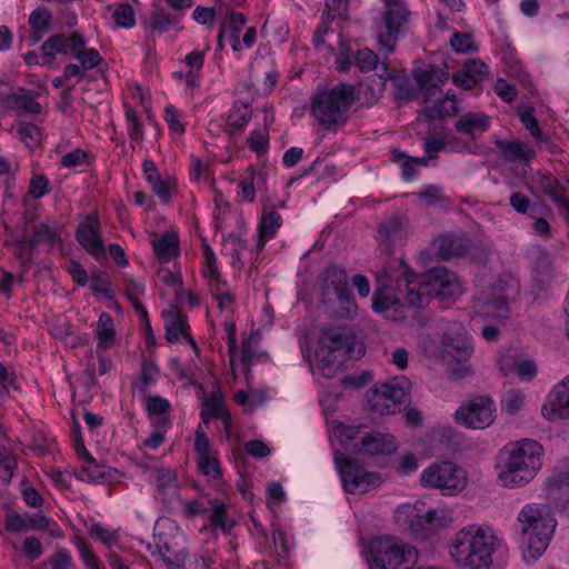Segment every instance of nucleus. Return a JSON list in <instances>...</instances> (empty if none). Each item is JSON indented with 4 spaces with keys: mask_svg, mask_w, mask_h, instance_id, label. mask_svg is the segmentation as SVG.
I'll return each instance as SVG.
<instances>
[{
    "mask_svg": "<svg viewBox=\"0 0 569 569\" xmlns=\"http://www.w3.org/2000/svg\"><path fill=\"white\" fill-rule=\"evenodd\" d=\"M377 280L382 288L377 289L372 296L373 310L393 321L406 318V307L420 308L427 305L432 295L448 300L462 293L455 272L435 268L427 274H416L402 260L389 262L377 274Z\"/></svg>",
    "mask_w": 569,
    "mask_h": 569,
    "instance_id": "obj_1",
    "label": "nucleus"
},
{
    "mask_svg": "<svg viewBox=\"0 0 569 569\" xmlns=\"http://www.w3.org/2000/svg\"><path fill=\"white\" fill-rule=\"evenodd\" d=\"M500 540L488 526L470 525L459 530L449 546L453 562L469 569H489Z\"/></svg>",
    "mask_w": 569,
    "mask_h": 569,
    "instance_id": "obj_2",
    "label": "nucleus"
},
{
    "mask_svg": "<svg viewBox=\"0 0 569 569\" xmlns=\"http://www.w3.org/2000/svg\"><path fill=\"white\" fill-rule=\"evenodd\" d=\"M503 452L507 455L498 479L506 488L523 487L535 479L542 467L543 448L529 438L521 439L508 447Z\"/></svg>",
    "mask_w": 569,
    "mask_h": 569,
    "instance_id": "obj_3",
    "label": "nucleus"
},
{
    "mask_svg": "<svg viewBox=\"0 0 569 569\" xmlns=\"http://www.w3.org/2000/svg\"><path fill=\"white\" fill-rule=\"evenodd\" d=\"M519 547L526 561L537 560L547 549L556 519L543 505H526L518 515Z\"/></svg>",
    "mask_w": 569,
    "mask_h": 569,
    "instance_id": "obj_4",
    "label": "nucleus"
},
{
    "mask_svg": "<svg viewBox=\"0 0 569 569\" xmlns=\"http://www.w3.org/2000/svg\"><path fill=\"white\" fill-rule=\"evenodd\" d=\"M355 101V87L338 83L332 88H318L312 94L310 109L319 123L327 128L341 127L347 122L348 112Z\"/></svg>",
    "mask_w": 569,
    "mask_h": 569,
    "instance_id": "obj_5",
    "label": "nucleus"
},
{
    "mask_svg": "<svg viewBox=\"0 0 569 569\" xmlns=\"http://www.w3.org/2000/svg\"><path fill=\"white\" fill-rule=\"evenodd\" d=\"M357 348L360 356L362 345L355 336L335 328L323 330L316 350V367L322 377L332 378L341 369L342 363L353 357Z\"/></svg>",
    "mask_w": 569,
    "mask_h": 569,
    "instance_id": "obj_6",
    "label": "nucleus"
},
{
    "mask_svg": "<svg viewBox=\"0 0 569 569\" xmlns=\"http://www.w3.org/2000/svg\"><path fill=\"white\" fill-rule=\"evenodd\" d=\"M473 355V346L465 335H443L439 356L445 363L450 366V379L460 380L470 375L473 370L468 363Z\"/></svg>",
    "mask_w": 569,
    "mask_h": 569,
    "instance_id": "obj_7",
    "label": "nucleus"
},
{
    "mask_svg": "<svg viewBox=\"0 0 569 569\" xmlns=\"http://www.w3.org/2000/svg\"><path fill=\"white\" fill-rule=\"evenodd\" d=\"M410 381L406 377L381 383L366 393L368 409L376 415L395 413L409 396Z\"/></svg>",
    "mask_w": 569,
    "mask_h": 569,
    "instance_id": "obj_8",
    "label": "nucleus"
},
{
    "mask_svg": "<svg viewBox=\"0 0 569 569\" xmlns=\"http://www.w3.org/2000/svg\"><path fill=\"white\" fill-rule=\"evenodd\" d=\"M201 393V422L194 431L193 451L198 471L203 476H210L212 470L211 441L209 439V425L213 419V393L206 395L202 388Z\"/></svg>",
    "mask_w": 569,
    "mask_h": 569,
    "instance_id": "obj_9",
    "label": "nucleus"
},
{
    "mask_svg": "<svg viewBox=\"0 0 569 569\" xmlns=\"http://www.w3.org/2000/svg\"><path fill=\"white\" fill-rule=\"evenodd\" d=\"M497 407L489 396H477L463 402L455 412L457 423L473 430H483L496 420Z\"/></svg>",
    "mask_w": 569,
    "mask_h": 569,
    "instance_id": "obj_10",
    "label": "nucleus"
},
{
    "mask_svg": "<svg viewBox=\"0 0 569 569\" xmlns=\"http://www.w3.org/2000/svg\"><path fill=\"white\" fill-rule=\"evenodd\" d=\"M335 461L338 466L343 488L350 493H366L381 483L378 472L368 471L358 460L336 453Z\"/></svg>",
    "mask_w": 569,
    "mask_h": 569,
    "instance_id": "obj_11",
    "label": "nucleus"
},
{
    "mask_svg": "<svg viewBox=\"0 0 569 569\" xmlns=\"http://www.w3.org/2000/svg\"><path fill=\"white\" fill-rule=\"evenodd\" d=\"M425 487L440 489L445 495H456L466 486L465 471L449 461L433 463L426 468L420 476Z\"/></svg>",
    "mask_w": 569,
    "mask_h": 569,
    "instance_id": "obj_12",
    "label": "nucleus"
},
{
    "mask_svg": "<svg viewBox=\"0 0 569 569\" xmlns=\"http://www.w3.org/2000/svg\"><path fill=\"white\" fill-rule=\"evenodd\" d=\"M370 551L375 565L381 569H396L417 556L416 548L391 537L375 540Z\"/></svg>",
    "mask_w": 569,
    "mask_h": 569,
    "instance_id": "obj_13",
    "label": "nucleus"
},
{
    "mask_svg": "<svg viewBox=\"0 0 569 569\" xmlns=\"http://www.w3.org/2000/svg\"><path fill=\"white\" fill-rule=\"evenodd\" d=\"M397 525L413 539L426 540L430 538L428 519L423 503L399 506L395 513Z\"/></svg>",
    "mask_w": 569,
    "mask_h": 569,
    "instance_id": "obj_14",
    "label": "nucleus"
},
{
    "mask_svg": "<svg viewBox=\"0 0 569 569\" xmlns=\"http://www.w3.org/2000/svg\"><path fill=\"white\" fill-rule=\"evenodd\" d=\"M151 481L154 487V498L170 510L177 503H182L180 499V483L178 473L174 469L168 467L156 468L151 475Z\"/></svg>",
    "mask_w": 569,
    "mask_h": 569,
    "instance_id": "obj_15",
    "label": "nucleus"
},
{
    "mask_svg": "<svg viewBox=\"0 0 569 569\" xmlns=\"http://www.w3.org/2000/svg\"><path fill=\"white\" fill-rule=\"evenodd\" d=\"M320 298L323 303L331 301L335 297L341 302H350L347 272L343 268L328 266L319 274Z\"/></svg>",
    "mask_w": 569,
    "mask_h": 569,
    "instance_id": "obj_16",
    "label": "nucleus"
},
{
    "mask_svg": "<svg viewBox=\"0 0 569 569\" xmlns=\"http://www.w3.org/2000/svg\"><path fill=\"white\" fill-rule=\"evenodd\" d=\"M76 239L86 252L92 256L96 260L100 261L106 259V247L100 233V222L96 213H89L78 224Z\"/></svg>",
    "mask_w": 569,
    "mask_h": 569,
    "instance_id": "obj_17",
    "label": "nucleus"
},
{
    "mask_svg": "<svg viewBox=\"0 0 569 569\" xmlns=\"http://www.w3.org/2000/svg\"><path fill=\"white\" fill-rule=\"evenodd\" d=\"M410 11L405 3H399L385 9L382 21L386 28V33L379 36V44L387 52L393 50L395 41L405 26L409 22Z\"/></svg>",
    "mask_w": 569,
    "mask_h": 569,
    "instance_id": "obj_18",
    "label": "nucleus"
},
{
    "mask_svg": "<svg viewBox=\"0 0 569 569\" xmlns=\"http://www.w3.org/2000/svg\"><path fill=\"white\" fill-rule=\"evenodd\" d=\"M541 415L550 420L569 419V376L565 377L548 395Z\"/></svg>",
    "mask_w": 569,
    "mask_h": 569,
    "instance_id": "obj_19",
    "label": "nucleus"
},
{
    "mask_svg": "<svg viewBox=\"0 0 569 569\" xmlns=\"http://www.w3.org/2000/svg\"><path fill=\"white\" fill-rule=\"evenodd\" d=\"M398 448L395 437L389 433L372 431L355 442L353 450L359 455L389 456Z\"/></svg>",
    "mask_w": 569,
    "mask_h": 569,
    "instance_id": "obj_20",
    "label": "nucleus"
},
{
    "mask_svg": "<svg viewBox=\"0 0 569 569\" xmlns=\"http://www.w3.org/2000/svg\"><path fill=\"white\" fill-rule=\"evenodd\" d=\"M381 73L369 77L361 82L358 91H356V100L361 107L370 108L382 97L387 81L392 78L385 63H381Z\"/></svg>",
    "mask_w": 569,
    "mask_h": 569,
    "instance_id": "obj_21",
    "label": "nucleus"
},
{
    "mask_svg": "<svg viewBox=\"0 0 569 569\" xmlns=\"http://www.w3.org/2000/svg\"><path fill=\"white\" fill-rule=\"evenodd\" d=\"M246 24V17L240 12H231L226 17L220 26L218 34V44L223 48L226 43H229L233 51H240L242 49L241 41L239 39L240 32Z\"/></svg>",
    "mask_w": 569,
    "mask_h": 569,
    "instance_id": "obj_22",
    "label": "nucleus"
},
{
    "mask_svg": "<svg viewBox=\"0 0 569 569\" xmlns=\"http://www.w3.org/2000/svg\"><path fill=\"white\" fill-rule=\"evenodd\" d=\"M449 73L443 69L431 67L416 73L419 89L422 91L423 101H431V98L441 96V86L448 80Z\"/></svg>",
    "mask_w": 569,
    "mask_h": 569,
    "instance_id": "obj_23",
    "label": "nucleus"
},
{
    "mask_svg": "<svg viewBox=\"0 0 569 569\" xmlns=\"http://www.w3.org/2000/svg\"><path fill=\"white\" fill-rule=\"evenodd\" d=\"M408 220L401 216L390 217L378 227L380 244L385 246V250L390 252L392 247L403 240L407 230Z\"/></svg>",
    "mask_w": 569,
    "mask_h": 569,
    "instance_id": "obj_24",
    "label": "nucleus"
},
{
    "mask_svg": "<svg viewBox=\"0 0 569 569\" xmlns=\"http://www.w3.org/2000/svg\"><path fill=\"white\" fill-rule=\"evenodd\" d=\"M512 279L508 280L499 279L491 288V292L481 299L483 307L492 308L498 312V317L501 319L508 318V297L513 290L511 282Z\"/></svg>",
    "mask_w": 569,
    "mask_h": 569,
    "instance_id": "obj_25",
    "label": "nucleus"
},
{
    "mask_svg": "<svg viewBox=\"0 0 569 569\" xmlns=\"http://www.w3.org/2000/svg\"><path fill=\"white\" fill-rule=\"evenodd\" d=\"M437 254L442 259L462 257L469 251L470 241L466 237L445 234L432 242Z\"/></svg>",
    "mask_w": 569,
    "mask_h": 569,
    "instance_id": "obj_26",
    "label": "nucleus"
},
{
    "mask_svg": "<svg viewBox=\"0 0 569 569\" xmlns=\"http://www.w3.org/2000/svg\"><path fill=\"white\" fill-rule=\"evenodd\" d=\"M30 33L27 38L30 47L40 42L50 31L52 26V13L46 7H39L33 10L28 20Z\"/></svg>",
    "mask_w": 569,
    "mask_h": 569,
    "instance_id": "obj_27",
    "label": "nucleus"
},
{
    "mask_svg": "<svg viewBox=\"0 0 569 569\" xmlns=\"http://www.w3.org/2000/svg\"><path fill=\"white\" fill-rule=\"evenodd\" d=\"M2 102L6 108L18 110L20 113L38 114L41 112V104L36 100V94L24 88L8 93Z\"/></svg>",
    "mask_w": 569,
    "mask_h": 569,
    "instance_id": "obj_28",
    "label": "nucleus"
},
{
    "mask_svg": "<svg viewBox=\"0 0 569 569\" xmlns=\"http://www.w3.org/2000/svg\"><path fill=\"white\" fill-rule=\"evenodd\" d=\"M166 323V338L169 342L178 341L180 336H184L196 349V342L187 332L188 325L181 316L177 306L171 305L169 309L162 311Z\"/></svg>",
    "mask_w": 569,
    "mask_h": 569,
    "instance_id": "obj_29",
    "label": "nucleus"
},
{
    "mask_svg": "<svg viewBox=\"0 0 569 569\" xmlns=\"http://www.w3.org/2000/svg\"><path fill=\"white\" fill-rule=\"evenodd\" d=\"M183 506V516L187 519L194 518L197 516H206L208 520L207 527L213 530V498H211L209 492H203L200 490V495L198 498L179 503Z\"/></svg>",
    "mask_w": 569,
    "mask_h": 569,
    "instance_id": "obj_30",
    "label": "nucleus"
},
{
    "mask_svg": "<svg viewBox=\"0 0 569 569\" xmlns=\"http://www.w3.org/2000/svg\"><path fill=\"white\" fill-rule=\"evenodd\" d=\"M458 106L455 97L449 94L441 98L433 97L431 101H423L422 113L428 120L443 119L457 114Z\"/></svg>",
    "mask_w": 569,
    "mask_h": 569,
    "instance_id": "obj_31",
    "label": "nucleus"
},
{
    "mask_svg": "<svg viewBox=\"0 0 569 569\" xmlns=\"http://www.w3.org/2000/svg\"><path fill=\"white\" fill-rule=\"evenodd\" d=\"M282 218L276 211L273 206L263 207L261 219L258 227L259 240L257 247L262 250L266 242L272 239L281 227Z\"/></svg>",
    "mask_w": 569,
    "mask_h": 569,
    "instance_id": "obj_32",
    "label": "nucleus"
},
{
    "mask_svg": "<svg viewBox=\"0 0 569 569\" xmlns=\"http://www.w3.org/2000/svg\"><path fill=\"white\" fill-rule=\"evenodd\" d=\"M489 117L482 112H467L459 117L455 123L458 132L476 138L489 129Z\"/></svg>",
    "mask_w": 569,
    "mask_h": 569,
    "instance_id": "obj_33",
    "label": "nucleus"
},
{
    "mask_svg": "<svg viewBox=\"0 0 569 569\" xmlns=\"http://www.w3.org/2000/svg\"><path fill=\"white\" fill-rule=\"evenodd\" d=\"M151 243L153 252L161 263H168L179 254V239L174 232L167 231Z\"/></svg>",
    "mask_w": 569,
    "mask_h": 569,
    "instance_id": "obj_34",
    "label": "nucleus"
},
{
    "mask_svg": "<svg viewBox=\"0 0 569 569\" xmlns=\"http://www.w3.org/2000/svg\"><path fill=\"white\" fill-rule=\"evenodd\" d=\"M158 276L163 284L173 288L178 303H183L184 299H187L191 306H197L199 303L198 299L191 292L183 290V283L179 271L176 272L168 268H161L158 271Z\"/></svg>",
    "mask_w": 569,
    "mask_h": 569,
    "instance_id": "obj_35",
    "label": "nucleus"
},
{
    "mask_svg": "<svg viewBox=\"0 0 569 569\" xmlns=\"http://www.w3.org/2000/svg\"><path fill=\"white\" fill-rule=\"evenodd\" d=\"M536 182L558 207L565 210L569 207V198L562 194L563 187L550 173L538 172Z\"/></svg>",
    "mask_w": 569,
    "mask_h": 569,
    "instance_id": "obj_36",
    "label": "nucleus"
},
{
    "mask_svg": "<svg viewBox=\"0 0 569 569\" xmlns=\"http://www.w3.org/2000/svg\"><path fill=\"white\" fill-rule=\"evenodd\" d=\"M209 50L210 46H207L204 50H193L181 60V62L189 67V71L186 72V83L188 87L194 88L199 84L206 52Z\"/></svg>",
    "mask_w": 569,
    "mask_h": 569,
    "instance_id": "obj_37",
    "label": "nucleus"
},
{
    "mask_svg": "<svg viewBox=\"0 0 569 569\" xmlns=\"http://www.w3.org/2000/svg\"><path fill=\"white\" fill-rule=\"evenodd\" d=\"M57 242H60L58 229L52 228L48 222H41L33 227V233L29 240L31 247H38L40 244L52 246Z\"/></svg>",
    "mask_w": 569,
    "mask_h": 569,
    "instance_id": "obj_38",
    "label": "nucleus"
},
{
    "mask_svg": "<svg viewBox=\"0 0 569 569\" xmlns=\"http://www.w3.org/2000/svg\"><path fill=\"white\" fill-rule=\"evenodd\" d=\"M94 332L99 341V347L103 349L109 348L116 337L113 320L109 313L102 312L100 315Z\"/></svg>",
    "mask_w": 569,
    "mask_h": 569,
    "instance_id": "obj_39",
    "label": "nucleus"
},
{
    "mask_svg": "<svg viewBox=\"0 0 569 569\" xmlns=\"http://www.w3.org/2000/svg\"><path fill=\"white\" fill-rule=\"evenodd\" d=\"M497 146L503 158L509 162L528 160L532 157V151L526 150L519 141L499 140L497 141Z\"/></svg>",
    "mask_w": 569,
    "mask_h": 569,
    "instance_id": "obj_40",
    "label": "nucleus"
},
{
    "mask_svg": "<svg viewBox=\"0 0 569 569\" xmlns=\"http://www.w3.org/2000/svg\"><path fill=\"white\" fill-rule=\"evenodd\" d=\"M426 515L430 537L452 522V512L445 507L426 510Z\"/></svg>",
    "mask_w": 569,
    "mask_h": 569,
    "instance_id": "obj_41",
    "label": "nucleus"
},
{
    "mask_svg": "<svg viewBox=\"0 0 569 569\" xmlns=\"http://www.w3.org/2000/svg\"><path fill=\"white\" fill-rule=\"evenodd\" d=\"M88 465L82 468V471L87 475L90 481L97 483H103L111 481L117 472L116 469L110 467L101 466L96 462L91 457V460H84Z\"/></svg>",
    "mask_w": 569,
    "mask_h": 569,
    "instance_id": "obj_42",
    "label": "nucleus"
},
{
    "mask_svg": "<svg viewBox=\"0 0 569 569\" xmlns=\"http://www.w3.org/2000/svg\"><path fill=\"white\" fill-rule=\"evenodd\" d=\"M178 22L179 16H171L160 9L151 13L149 27L152 32L163 33Z\"/></svg>",
    "mask_w": 569,
    "mask_h": 569,
    "instance_id": "obj_43",
    "label": "nucleus"
},
{
    "mask_svg": "<svg viewBox=\"0 0 569 569\" xmlns=\"http://www.w3.org/2000/svg\"><path fill=\"white\" fill-rule=\"evenodd\" d=\"M114 24L118 28H132L136 24V13L129 3H118L113 11Z\"/></svg>",
    "mask_w": 569,
    "mask_h": 569,
    "instance_id": "obj_44",
    "label": "nucleus"
},
{
    "mask_svg": "<svg viewBox=\"0 0 569 569\" xmlns=\"http://www.w3.org/2000/svg\"><path fill=\"white\" fill-rule=\"evenodd\" d=\"M523 402V393L519 390L511 389L506 392L501 400V410L508 416H513L522 409Z\"/></svg>",
    "mask_w": 569,
    "mask_h": 569,
    "instance_id": "obj_45",
    "label": "nucleus"
},
{
    "mask_svg": "<svg viewBox=\"0 0 569 569\" xmlns=\"http://www.w3.org/2000/svg\"><path fill=\"white\" fill-rule=\"evenodd\" d=\"M41 51L46 57L54 58L58 53L68 52V40L63 34H54L41 44Z\"/></svg>",
    "mask_w": 569,
    "mask_h": 569,
    "instance_id": "obj_46",
    "label": "nucleus"
},
{
    "mask_svg": "<svg viewBox=\"0 0 569 569\" xmlns=\"http://www.w3.org/2000/svg\"><path fill=\"white\" fill-rule=\"evenodd\" d=\"M72 557L69 550L60 549L47 561L40 565V569H71Z\"/></svg>",
    "mask_w": 569,
    "mask_h": 569,
    "instance_id": "obj_47",
    "label": "nucleus"
},
{
    "mask_svg": "<svg viewBox=\"0 0 569 569\" xmlns=\"http://www.w3.org/2000/svg\"><path fill=\"white\" fill-rule=\"evenodd\" d=\"M356 66L362 72H369L379 68V58L370 49L365 48L357 51L355 57Z\"/></svg>",
    "mask_w": 569,
    "mask_h": 569,
    "instance_id": "obj_48",
    "label": "nucleus"
},
{
    "mask_svg": "<svg viewBox=\"0 0 569 569\" xmlns=\"http://www.w3.org/2000/svg\"><path fill=\"white\" fill-rule=\"evenodd\" d=\"M509 203L517 213L529 214L535 218L536 206L525 193L513 192L509 198Z\"/></svg>",
    "mask_w": 569,
    "mask_h": 569,
    "instance_id": "obj_49",
    "label": "nucleus"
},
{
    "mask_svg": "<svg viewBox=\"0 0 569 569\" xmlns=\"http://www.w3.org/2000/svg\"><path fill=\"white\" fill-rule=\"evenodd\" d=\"M251 119V109L247 104L233 107L228 116V126L233 129L243 128Z\"/></svg>",
    "mask_w": 569,
    "mask_h": 569,
    "instance_id": "obj_50",
    "label": "nucleus"
},
{
    "mask_svg": "<svg viewBox=\"0 0 569 569\" xmlns=\"http://www.w3.org/2000/svg\"><path fill=\"white\" fill-rule=\"evenodd\" d=\"M519 118L525 126V128L530 132V134L538 141H545V137L542 131L539 128V123L537 118L533 116V110L531 108L523 109L519 112Z\"/></svg>",
    "mask_w": 569,
    "mask_h": 569,
    "instance_id": "obj_51",
    "label": "nucleus"
},
{
    "mask_svg": "<svg viewBox=\"0 0 569 569\" xmlns=\"http://www.w3.org/2000/svg\"><path fill=\"white\" fill-rule=\"evenodd\" d=\"M27 513L18 512L8 513L3 521V527L11 533H22L28 531Z\"/></svg>",
    "mask_w": 569,
    "mask_h": 569,
    "instance_id": "obj_52",
    "label": "nucleus"
},
{
    "mask_svg": "<svg viewBox=\"0 0 569 569\" xmlns=\"http://www.w3.org/2000/svg\"><path fill=\"white\" fill-rule=\"evenodd\" d=\"M218 419L222 421L226 436L229 438L232 428L231 413L228 407L224 405L220 391L216 390V420Z\"/></svg>",
    "mask_w": 569,
    "mask_h": 569,
    "instance_id": "obj_53",
    "label": "nucleus"
},
{
    "mask_svg": "<svg viewBox=\"0 0 569 569\" xmlns=\"http://www.w3.org/2000/svg\"><path fill=\"white\" fill-rule=\"evenodd\" d=\"M74 543L80 552V556L89 569H102V563L96 557V555L90 550L87 542L81 537H76Z\"/></svg>",
    "mask_w": 569,
    "mask_h": 569,
    "instance_id": "obj_54",
    "label": "nucleus"
},
{
    "mask_svg": "<svg viewBox=\"0 0 569 569\" xmlns=\"http://www.w3.org/2000/svg\"><path fill=\"white\" fill-rule=\"evenodd\" d=\"M74 543L80 552V556L89 569H102V563L96 557V555L90 550L87 542L81 537H76Z\"/></svg>",
    "mask_w": 569,
    "mask_h": 569,
    "instance_id": "obj_55",
    "label": "nucleus"
},
{
    "mask_svg": "<svg viewBox=\"0 0 569 569\" xmlns=\"http://www.w3.org/2000/svg\"><path fill=\"white\" fill-rule=\"evenodd\" d=\"M84 70L98 67L102 62V57L94 48H86L74 57Z\"/></svg>",
    "mask_w": 569,
    "mask_h": 569,
    "instance_id": "obj_56",
    "label": "nucleus"
},
{
    "mask_svg": "<svg viewBox=\"0 0 569 569\" xmlns=\"http://www.w3.org/2000/svg\"><path fill=\"white\" fill-rule=\"evenodd\" d=\"M126 119L128 123V136L132 141L141 140L143 130L137 112L132 108L126 109Z\"/></svg>",
    "mask_w": 569,
    "mask_h": 569,
    "instance_id": "obj_57",
    "label": "nucleus"
},
{
    "mask_svg": "<svg viewBox=\"0 0 569 569\" xmlns=\"http://www.w3.org/2000/svg\"><path fill=\"white\" fill-rule=\"evenodd\" d=\"M171 410L170 402L160 396H149L147 399V411L149 416L168 415Z\"/></svg>",
    "mask_w": 569,
    "mask_h": 569,
    "instance_id": "obj_58",
    "label": "nucleus"
},
{
    "mask_svg": "<svg viewBox=\"0 0 569 569\" xmlns=\"http://www.w3.org/2000/svg\"><path fill=\"white\" fill-rule=\"evenodd\" d=\"M50 192V182L43 174L34 176L29 186V193L33 199H40Z\"/></svg>",
    "mask_w": 569,
    "mask_h": 569,
    "instance_id": "obj_59",
    "label": "nucleus"
},
{
    "mask_svg": "<svg viewBox=\"0 0 569 569\" xmlns=\"http://www.w3.org/2000/svg\"><path fill=\"white\" fill-rule=\"evenodd\" d=\"M20 139L29 147L37 146L39 141V129L34 123L23 122L18 130Z\"/></svg>",
    "mask_w": 569,
    "mask_h": 569,
    "instance_id": "obj_60",
    "label": "nucleus"
},
{
    "mask_svg": "<svg viewBox=\"0 0 569 569\" xmlns=\"http://www.w3.org/2000/svg\"><path fill=\"white\" fill-rule=\"evenodd\" d=\"M22 551L28 560L34 561L41 557L43 548L37 537H27L22 545Z\"/></svg>",
    "mask_w": 569,
    "mask_h": 569,
    "instance_id": "obj_61",
    "label": "nucleus"
},
{
    "mask_svg": "<svg viewBox=\"0 0 569 569\" xmlns=\"http://www.w3.org/2000/svg\"><path fill=\"white\" fill-rule=\"evenodd\" d=\"M472 37L469 33L456 32L450 39L452 49L457 52H468L472 50Z\"/></svg>",
    "mask_w": 569,
    "mask_h": 569,
    "instance_id": "obj_62",
    "label": "nucleus"
},
{
    "mask_svg": "<svg viewBox=\"0 0 569 569\" xmlns=\"http://www.w3.org/2000/svg\"><path fill=\"white\" fill-rule=\"evenodd\" d=\"M247 142L250 149L258 154H262L268 150V137L259 130L251 132Z\"/></svg>",
    "mask_w": 569,
    "mask_h": 569,
    "instance_id": "obj_63",
    "label": "nucleus"
},
{
    "mask_svg": "<svg viewBox=\"0 0 569 569\" xmlns=\"http://www.w3.org/2000/svg\"><path fill=\"white\" fill-rule=\"evenodd\" d=\"M556 486L563 490V497L559 501V509L569 517V476L561 475L559 479H553Z\"/></svg>",
    "mask_w": 569,
    "mask_h": 569,
    "instance_id": "obj_64",
    "label": "nucleus"
}]
</instances>
